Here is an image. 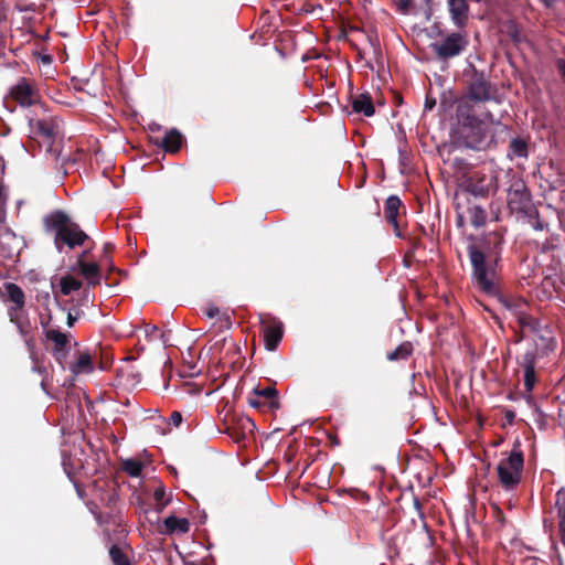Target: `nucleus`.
I'll return each mask as SVG.
<instances>
[{
    "mask_svg": "<svg viewBox=\"0 0 565 565\" xmlns=\"http://www.w3.org/2000/svg\"><path fill=\"white\" fill-rule=\"evenodd\" d=\"M469 44L466 33L451 32L445 35L440 41L433 43L430 46L436 56L440 61H448L461 55Z\"/></svg>",
    "mask_w": 565,
    "mask_h": 565,
    "instance_id": "0eeeda50",
    "label": "nucleus"
},
{
    "mask_svg": "<svg viewBox=\"0 0 565 565\" xmlns=\"http://www.w3.org/2000/svg\"><path fill=\"white\" fill-rule=\"evenodd\" d=\"M108 553L113 565H131L129 556L124 552L118 541L111 543Z\"/></svg>",
    "mask_w": 565,
    "mask_h": 565,
    "instance_id": "5701e85b",
    "label": "nucleus"
},
{
    "mask_svg": "<svg viewBox=\"0 0 565 565\" xmlns=\"http://www.w3.org/2000/svg\"><path fill=\"white\" fill-rule=\"evenodd\" d=\"M254 428V422L250 418L245 417L239 419L238 427H227V434L234 438L236 443H239L245 439V430L248 429L249 431H253Z\"/></svg>",
    "mask_w": 565,
    "mask_h": 565,
    "instance_id": "412c9836",
    "label": "nucleus"
},
{
    "mask_svg": "<svg viewBox=\"0 0 565 565\" xmlns=\"http://www.w3.org/2000/svg\"><path fill=\"white\" fill-rule=\"evenodd\" d=\"M413 0H398L397 8L401 13L407 14L409 13L411 8L413 7Z\"/></svg>",
    "mask_w": 565,
    "mask_h": 565,
    "instance_id": "58836bf2",
    "label": "nucleus"
},
{
    "mask_svg": "<svg viewBox=\"0 0 565 565\" xmlns=\"http://www.w3.org/2000/svg\"><path fill=\"white\" fill-rule=\"evenodd\" d=\"M134 376V382L135 383H139L140 382V375H132Z\"/></svg>",
    "mask_w": 565,
    "mask_h": 565,
    "instance_id": "052dcab7",
    "label": "nucleus"
},
{
    "mask_svg": "<svg viewBox=\"0 0 565 565\" xmlns=\"http://www.w3.org/2000/svg\"><path fill=\"white\" fill-rule=\"evenodd\" d=\"M561 532H562V542L565 544V524L559 525Z\"/></svg>",
    "mask_w": 565,
    "mask_h": 565,
    "instance_id": "4d7b16f0",
    "label": "nucleus"
},
{
    "mask_svg": "<svg viewBox=\"0 0 565 565\" xmlns=\"http://www.w3.org/2000/svg\"><path fill=\"white\" fill-rule=\"evenodd\" d=\"M420 232H422V234H424V235L426 234V230H425V227H424V226H420Z\"/></svg>",
    "mask_w": 565,
    "mask_h": 565,
    "instance_id": "69168bd1",
    "label": "nucleus"
},
{
    "mask_svg": "<svg viewBox=\"0 0 565 565\" xmlns=\"http://www.w3.org/2000/svg\"><path fill=\"white\" fill-rule=\"evenodd\" d=\"M183 140V135L175 128L168 130L162 138L150 136V141L153 145L161 147L168 153L179 152Z\"/></svg>",
    "mask_w": 565,
    "mask_h": 565,
    "instance_id": "dca6fc26",
    "label": "nucleus"
},
{
    "mask_svg": "<svg viewBox=\"0 0 565 565\" xmlns=\"http://www.w3.org/2000/svg\"><path fill=\"white\" fill-rule=\"evenodd\" d=\"M347 110V116L355 121L361 119V115L365 117H372L375 114L376 108H343Z\"/></svg>",
    "mask_w": 565,
    "mask_h": 565,
    "instance_id": "7c9ffc66",
    "label": "nucleus"
},
{
    "mask_svg": "<svg viewBox=\"0 0 565 565\" xmlns=\"http://www.w3.org/2000/svg\"><path fill=\"white\" fill-rule=\"evenodd\" d=\"M181 423H182V414L178 411L172 412L170 415V424L178 427L181 425Z\"/></svg>",
    "mask_w": 565,
    "mask_h": 565,
    "instance_id": "37998d69",
    "label": "nucleus"
},
{
    "mask_svg": "<svg viewBox=\"0 0 565 565\" xmlns=\"http://www.w3.org/2000/svg\"><path fill=\"white\" fill-rule=\"evenodd\" d=\"M468 215L473 227L479 228L487 222V213L480 205L473 204L468 207Z\"/></svg>",
    "mask_w": 565,
    "mask_h": 565,
    "instance_id": "a878e982",
    "label": "nucleus"
},
{
    "mask_svg": "<svg viewBox=\"0 0 565 565\" xmlns=\"http://www.w3.org/2000/svg\"><path fill=\"white\" fill-rule=\"evenodd\" d=\"M509 156L516 158H527L529 146L527 141L522 137H515L510 141Z\"/></svg>",
    "mask_w": 565,
    "mask_h": 565,
    "instance_id": "4be33fe9",
    "label": "nucleus"
},
{
    "mask_svg": "<svg viewBox=\"0 0 565 565\" xmlns=\"http://www.w3.org/2000/svg\"><path fill=\"white\" fill-rule=\"evenodd\" d=\"M148 330H150V332H158L159 331L157 326H150V324H147L146 331L148 332Z\"/></svg>",
    "mask_w": 565,
    "mask_h": 565,
    "instance_id": "864d4df0",
    "label": "nucleus"
},
{
    "mask_svg": "<svg viewBox=\"0 0 565 565\" xmlns=\"http://www.w3.org/2000/svg\"><path fill=\"white\" fill-rule=\"evenodd\" d=\"M121 114L126 117V119L131 122L139 124V113L134 108H128V110L120 108Z\"/></svg>",
    "mask_w": 565,
    "mask_h": 565,
    "instance_id": "4c0bfd02",
    "label": "nucleus"
},
{
    "mask_svg": "<svg viewBox=\"0 0 565 565\" xmlns=\"http://www.w3.org/2000/svg\"><path fill=\"white\" fill-rule=\"evenodd\" d=\"M425 106H436V99L430 95H427Z\"/></svg>",
    "mask_w": 565,
    "mask_h": 565,
    "instance_id": "09e8293b",
    "label": "nucleus"
},
{
    "mask_svg": "<svg viewBox=\"0 0 565 565\" xmlns=\"http://www.w3.org/2000/svg\"><path fill=\"white\" fill-rule=\"evenodd\" d=\"M29 125L31 130L46 143V152L58 159L60 150L55 147V141L62 137L63 121L57 117L30 118Z\"/></svg>",
    "mask_w": 565,
    "mask_h": 565,
    "instance_id": "423d86ee",
    "label": "nucleus"
},
{
    "mask_svg": "<svg viewBox=\"0 0 565 565\" xmlns=\"http://www.w3.org/2000/svg\"><path fill=\"white\" fill-rule=\"evenodd\" d=\"M264 344L268 351H275L284 337V324L275 317H262Z\"/></svg>",
    "mask_w": 565,
    "mask_h": 565,
    "instance_id": "f8f14e48",
    "label": "nucleus"
},
{
    "mask_svg": "<svg viewBox=\"0 0 565 565\" xmlns=\"http://www.w3.org/2000/svg\"><path fill=\"white\" fill-rule=\"evenodd\" d=\"M331 440H332L333 445H340V441H339L338 437L334 436V437H332Z\"/></svg>",
    "mask_w": 565,
    "mask_h": 565,
    "instance_id": "bf43d9fd",
    "label": "nucleus"
},
{
    "mask_svg": "<svg viewBox=\"0 0 565 565\" xmlns=\"http://www.w3.org/2000/svg\"><path fill=\"white\" fill-rule=\"evenodd\" d=\"M414 508L422 514V503L417 498L414 499Z\"/></svg>",
    "mask_w": 565,
    "mask_h": 565,
    "instance_id": "8fccbe9b",
    "label": "nucleus"
},
{
    "mask_svg": "<svg viewBox=\"0 0 565 565\" xmlns=\"http://www.w3.org/2000/svg\"><path fill=\"white\" fill-rule=\"evenodd\" d=\"M413 353V344L409 341L401 343L396 349L388 352L386 358L388 361H404Z\"/></svg>",
    "mask_w": 565,
    "mask_h": 565,
    "instance_id": "b1692460",
    "label": "nucleus"
},
{
    "mask_svg": "<svg viewBox=\"0 0 565 565\" xmlns=\"http://www.w3.org/2000/svg\"><path fill=\"white\" fill-rule=\"evenodd\" d=\"M74 373H90L93 371V360L88 352H81L76 362L71 366Z\"/></svg>",
    "mask_w": 565,
    "mask_h": 565,
    "instance_id": "393cba45",
    "label": "nucleus"
},
{
    "mask_svg": "<svg viewBox=\"0 0 565 565\" xmlns=\"http://www.w3.org/2000/svg\"><path fill=\"white\" fill-rule=\"evenodd\" d=\"M47 341L54 344V356L56 361L63 365L66 354L71 349V334L61 332L57 329H49L45 332Z\"/></svg>",
    "mask_w": 565,
    "mask_h": 565,
    "instance_id": "4468645a",
    "label": "nucleus"
},
{
    "mask_svg": "<svg viewBox=\"0 0 565 565\" xmlns=\"http://www.w3.org/2000/svg\"><path fill=\"white\" fill-rule=\"evenodd\" d=\"M83 300L88 301V292H86V291L84 292V298H83Z\"/></svg>",
    "mask_w": 565,
    "mask_h": 565,
    "instance_id": "e2e57ef3",
    "label": "nucleus"
},
{
    "mask_svg": "<svg viewBox=\"0 0 565 565\" xmlns=\"http://www.w3.org/2000/svg\"><path fill=\"white\" fill-rule=\"evenodd\" d=\"M82 313H83V312H82L79 309H77V310L75 311V313H73V312H72V310H70V311L67 312V321H66L67 326H68L70 328H72V327L75 324V322L77 321L78 317H79Z\"/></svg>",
    "mask_w": 565,
    "mask_h": 565,
    "instance_id": "a19ab883",
    "label": "nucleus"
},
{
    "mask_svg": "<svg viewBox=\"0 0 565 565\" xmlns=\"http://www.w3.org/2000/svg\"><path fill=\"white\" fill-rule=\"evenodd\" d=\"M153 499L157 503L156 510L157 512H162L163 509L170 503V498H166V488L163 484L157 487L153 491Z\"/></svg>",
    "mask_w": 565,
    "mask_h": 565,
    "instance_id": "c756f323",
    "label": "nucleus"
},
{
    "mask_svg": "<svg viewBox=\"0 0 565 565\" xmlns=\"http://www.w3.org/2000/svg\"><path fill=\"white\" fill-rule=\"evenodd\" d=\"M504 418L511 425L514 422L515 413L513 411H511V409H508L504 413Z\"/></svg>",
    "mask_w": 565,
    "mask_h": 565,
    "instance_id": "a18cd8bd",
    "label": "nucleus"
},
{
    "mask_svg": "<svg viewBox=\"0 0 565 565\" xmlns=\"http://www.w3.org/2000/svg\"><path fill=\"white\" fill-rule=\"evenodd\" d=\"M452 130L459 141L471 149H483L493 141L494 134L507 129L494 120L487 108H456Z\"/></svg>",
    "mask_w": 565,
    "mask_h": 565,
    "instance_id": "f257e3e1",
    "label": "nucleus"
},
{
    "mask_svg": "<svg viewBox=\"0 0 565 565\" xmlns=\"http://www.w3.org/2000/svg\"><path fill=\"white\" fill-rule=\"evenodd\" d=\"M348 492L353 499H355L360 502H369V500H370V495L362 490L350 489Z\"/></svg>",
    "mask_w": 565,
    "mask_h": 565,
    "instance_id": "e433bc0d",
    "label": "nucleus"
},
{
    "mask_svg": "<svg viewBox=\"0 0 565 565\" xmlns=\"http://www.w3.org/2000/svg\"><path fill=\"white\" fill-rule=\"evenodd\" d=\"M467 253L472 269L471 277L478 289L508 306L501 291L498 274V266L501 259L500 253H490L489 246L476 243L468 245Z\"/></svg>",
    "mask_w": 565,
    "mask_h": 565,
    "instance_id": "f03ea898",
    "label": "nucleus"
},
{
    "mask_svg": "<svg viewBox=\"0 0 565 565\" xmlns=\"http://www.w3.org/2000/svg\"><path fill=\"white\" fill-rule=\"evenodd\" d=\"M85 249L77 256V259L76 262H86V258L88 257L90 250L93 249L94 245L92 244H87L86 246H84Z\"/></svg>",
    "mask_w": 565,
    "mask_h": 565,
    "instance_id": "c03bdc74",
    "label": "nucleus"
},
{
    "mask_svg": "<svg viewBox=\"0 0 565 565\" xmlns=\"http://www.w3.org/2000/svg\"><path fill=\"white\" fill-rule=\"evenodd\" d=\"M535 361H536V353L535 351H526L519 364L523 367V370H535Z\"/></svg>",
    "mask_w": 565,
    "mask_h": 565,
    "instance_id": "473e14b6",
    "label": "nucleus"
},
{
    "mask_svg": "<svg viewBox=\"0 0 565 565\" xmlns=\"http://www.w3.org/2000/svg\"><path fill=\"white\" fill-rule=\"evenodd\" d=\"M391 94L394 97V103H396L397 106H399L403 103L402 96L399 94H397L396 92H393V90H391Z\"/></svg>",
    "mask_w": 565,
    "mask_h": 565,
    "instance_id": "de8ad7c7",
    "label": "nucleus"
},
{
    "mask_svg": "<svg viewBox=\"0 0 565 565\" xmlns=\"http://www.w3.org/2000/svg\"><path fill=\"white\" fill-rule=\"evenodd\" d=\"M401 209H404V205L397 195H390L386 199L384 206V215L387 223H390L394 227V232L397 237H403L397 221Z\"/></svg>",
    "mask_w": 565,
    "mask_h": 565,
    "instance_id": "f3484780",
    "label": "nucleus"
},
{
    "mask_svg": "<svg viewBox=\"0 0 565 565\" xmlns=\"http://www.w3.org/2000/svg\"><path fill=\"white\" fill-rule=\"evenodd\" d=\"M33 370H35V371H38V372L42 373V372H44V371H45V367H44V366H41V365H38V364H34Z\"/></svg>",
    "mask_w": 565,
    "mask_h": 565,
    "instance_id": "5fc2aeb1",
    "label": "nucleus"
},
{
    "mask_svg": "<svg viewBox=\"0 0 565 565\" xmlns=\"http://www.w3.org/2000/svg\"><path fill=\"white\" fill-rule=\"evenodd\" d=\"M556 508L558 510L559 525L565 524V489L556 493Z\"/></svg>",
    "mask_w": 565,
    "mask_h": 565,
    "instance_id": "2f4dec72",
    "label": "nucleus"
},
{
    "mask_svg": "<svg viewBox=\"0 0 565 565\" xmlns=\"http://www.w3.org/2000/svg\"><path fill=\"white\" fill-rule=\"evenodd\" d=\"M352 106H374L373 98L369 93L361 94L359 98H356Z\"/></svg>",
    "mask_w": 565,
    "mask_h": 565,
    "instance_id": "c9c22d12",
    "label": "nucleus"
},
{
    "mask_svg": "<svg viewBox=\"0 0 565 565\" xmlns=\"http://www.w3.org/2000/svg\"><path fill=\"white\" fill-rule=\"evenodd\" d=\"M515 440L513 449L507 458L501 459L497 467L499 482L507 491L514 490L522 480L524 455Z\"/></svg>",
    "mask_w": 565,
    "mask_h": 565,
    "instance_id": "20e7f679",
    "label": "nucleus"
},
{
    "mask_svg": "<svg viewBox=\"0 0 565 565\" xmlns=\"http://www.w3.org/2000/svg\"><path fill=\"white\" fill-rule=\"evenodd\" d=\"M114 249V245L111 243H106L104 245L105 253L111 252Z\"/></svg>",
    "mask_w": 565,
    "mask_h": 565,
    "instance_id": "3c124183",
    "label": "nucleus"
},
{
    "mask_svg": "<svg viewBox=\"0 0 565 565\" xmlns=\"http://www.w3.org/2000/svg\"><path fill=\"white\" fill-rule=\"evenodd\" d=\"M203 313L210 318L213 319L220 313V309L216 306L209 305L206 308H204Z\"/></svg>",
    "mask_w": 565,
    "mask_h": 565,
    "instance_id": "79ce46f5",
    "label": "nucleus"
},
{
    "mask_svg": "<svg viewBox=\"0 0 565 565\" xmlns=\"http://www.w3.org/2000/svg\"><path fill=\"white\" fill-rule=\"evenodd\" d=\"M493 516H494L495 521L498 523H500L501 525L505 524V522H507L505 515H504L503 511L498 505L493 507Z\"/></svg>",
    "mask_w": 565,
    "mask_h": 565,
    "instance_id": "ea45409f",
    "label": "nucleus"
},
{
    "mask_svg": "<svg viewBox=\"0 0 565 565\" xmlns=\"http://www.w3.org/2000/svg\"><path fill=\"white\" fill-rule=\"evenodd\" d=\"M546 7H551L555 0H542Z\"/></svg>",
    "mask_w": 565,
    "mask_h": 565,
    "instance_id": "13d9d810",
    "label": "nucleus"
},
{
    "mask_svg": "<svg viewBox=\"0 0 565 565\" xmlns=\"http://www.w3.org/2000/svg\"><path fill=\"white\" fill-rule=\"evenodd\" d=\"M10 321L13 322L17 328L19 329V332L26 337L31 332V324L29 320L23 317V310L22 311H9Z\"/></svg>",
    "mask_w": 565,
    "mask_h": 565,
    "instance_id": "bb28decb",
    "label": "nucleus"
},
{
    "mask_svg": "<svg viewBox=\"0 0 565 565\" xmlns=\"http://www.w3.org/2000/svg\"><path fill=\"white\" fill-rule=\"evenodd\" d=\"M4 289L7 291L9 301L14 303L13 307L9 308V311H22L25 305V296L23 290L14 282H6Z\"/></svg>",
    "mask_w": 565,
    "mask_h": 565,
    "instance_id": "aec40b11",
    "label": "nucleus"
},
{
    "mask_svg": "<svg viewBox=\"0 0 565 565\" xmlns=\"http://www.w3.org/2000/svg\"><path fill=\"white\" fill-rule=\"evenodd\" d=\"M536 382L535 370H525L524 371V387L527 393H531L534 388Z\"/></svg>",
    "mask_w": 565,
    "mask_h": 565,
    "instance_id": "f704fd0d",
    "label": "nucleus"
},
{
    "mask_svg": "<svg viewBox=\"0 0 565 565\" xmlns=\"http://www.w3.org/2000/svg\"><path fill=\"white\" fill-rule=\"evenodd\" d=\"M82 288V281L73 277L72 275L63 276L60 279V291L64 296L71 295Z\"/></svg>",
    "mask_w": 565,
    "mask_h": 565,
    "instance_id": "cd10ccee",
    "label": "nucleus"
},
{
    "mask_svg": "<svg viewBox=\"0 0 565 565\" xmlns=\"http://www.w3.org/2000/svg\"><path fill=\"white\" fill-rule=\"evenodd\" d=\"M164 530L161 531L163 534L172 535V534H184L190 531V522L185 518H178L175 515H170L163 521Z\"/></svg>",
    "mask_w": 565,
    "mask_h": 565,
    "instance_id": "6ab92c4d",
    "label": "nucleus"
},
{
    "mask_svg": "<svg viewBox=\"0 0 565 565\" xmlns=\"http://www.w3.org/2000/svg\"><path fill=\"white\" fill-rule=\"evenodd\" d=\"M412 245H413L414 248L418 247L420 245L419 238H413L412 239Z\"/></svg>",
    "mask_w": 565,
    "mask_h": 565,
    "instance_id": "6e6d98bb",
    "label": "nucleus"
},
{
    "mask_svg": "<svg viewBox=\"0 0 565 565\" xmlns=\"http://www.w3.org/2000/svg\"><path fill=\"white\" fill-rule=\"evenodd\" d=\"M497 89L487 81L483 74L475 73L469 85L468 97L476 103L497 102Z\"/></svg>",
    "mask_w": 565,
    "mask_h": 565,
    "instance_id": "9b49d317",
    "label": "nucleus"
},
{
    "mask_svg": "<svg viewBox=\"0 0 565 565\" xmlns=\"http://www.w3.org/2000/svg\"><path fill=\"white\" fill-rule=\"evenodd\" d=\"M42 223L44 232L53 235V244L58 253L67 254L87 244L95 245L94 241L82 230L79 224L74 222L62 210H55L46 214Z\"/></svg>",
    "mask_w": 565,
    "mask_h": 565,
    "instance_id": "7ed1b4c3",
    "label": "nucleus"
},
{
    "mask_svg": "<svg viewBox=\"0 0 565 565\" xmlns=\"http://www.w3.org/2000/svg\"><path fill=\"white\" fill-rule=\"evenodd\" d=\"M247 403L260 412L274 413L280 407L279 393L273 386L255 387L247 397Z\"/></svg>",
    "mask_w": 565,
    "mask_h": 565,
    "instance_id": "1a4fd4ad",
    "label": "nucleus"
},
{
    "mask_svg": "<svg viewBox=\"0 0 565 565\" xmlns=\"http://www.w3.org/2000/svg\"><path fill=\"white\" fill-rule=\"evenodd\" d=\"M76 266L79 270V274L87 280V285L90 287H96L100 284L102 273L100 267L97 263L92 262H76Z\"/></svg>",
    "mask_w": 565,
    "mask_h": 565,
    "instance_id": "a211bd4d",
    "label": "nucleus"
},
{
    "mask_svg": "<svg viewBox=\"0 0 565 565\" xmlns=\"http://www.w3.org/2000/svg\"><path fill=\"white\" fill-rule=\"evenodd\" d=\"M121 469L132 478L141 476L143 463L138 459H126L121 462Z\"/></svg>",
    "mask_w": 565,
    "mask_h": 565,
    "instance_id": "c85d7f7f",
    "label": "nucleus"
},
{
    "mask_svg": "<svg viewBox=\"0 0 565 565\" xmlns=\"http://www.w3.org/2000/svg\"><path fill=\"white\" fill-rule=\"evenodd\" d=\"M117 494L111 493L107 500V512L103 513L97 510H92L98 525L104 526V535L106 541L111 543L114 541L120 542L126 537L127 532L122 529L124 518L119 509L116 508Z\"/></svg>",
    "mask_w": 565,
    "mask_h": 565,
    "instance_id": "39448f33",
    "label": "nucleus"
},
{
    "mask_svg": "<svg viewBox=\"0 0 565 565\" xmlns=\"http://www.w3.org/2000/svg\"><path fill=\"white\" fill-rule=\"evenodd\" d=\"M493 179L480 172L472 173L465 184V191L475 198H487L492 188Z\"/></svg>",
    "mask_w": 565,
    "mask_h": 565,
    "instance_id": "ddd939ff",
    "label": "nucleus"
},
{
    "mask_svg": "<svg viewBox=\"0 0 565 565\" xmlns=\"http://www.w3.org/2000/svg\"><path fill=\"white\" fill-rule=\"evenodd\" d=\"M316 106L323 107V106H330V104H329V103H319V104H317Z\"/></svg>",
    "mask_w": 565,
    "mask_h": 565,
    "instance_id": "680f3d73",
    "label": "nucleus"
},
{
    "mask_svg": "<svg viewBox=\"0 0 565 565\" xmlns=\"http://www.w3.org/2000/svg\"><path fill=\"white\" fill-rule=\"evenodd\" d=\"M10 97L20 106H34L40 104L41 96L33 81L21 77L10 89Z\"/></svg>",
    "mask_w": 565,
    "mask_h": 565,
    "instance_id": "9d476101",
    "label": "nucleus"
},
{
    "mask_svg": "<svg viewBox=\"0 0 565 565\" xmlns=\"http://www.w3.org/2000/svg\"><path fill=\"white\" fill-rule=\"evenodd\" d=\"M162 129V126L157 122H149L148 124V130L150 132H158Z\"/></svg>",
    "mask_w": 565,
    "mask_h": 565,
    "instance_id": "49530a36",
    "label": "nucleus"
},
{
    "mask_svg": "<svg viewBox=\"0 0 565 565\" xmlns=\"http://www.w3.org/2000/svg\"><path fill=\"white\" fill-rule=\"evenodd\" d=\"M508 206L512 212L524 214L531 212L532 195L522 179H514L508 189Z\"/></svg>",
    "mask_w": 565,
    "mask_h": 565,
    "instance_id": "6e6552de",
    "label": "nucleus"
},
{
    "mask_svg": "<svg viewBox=\"0 0 565 565\" xmlns=\"http://www.w3.org/2000/svg\"><path fill=\"white\" fill-rule=\"evenodd\" d=\"M385 104V100H377V106H383Z\"/></svg>",
    "mask_w": 565,
    "mask_h": 565,
    "instance_id": "0e129e2a",
    "label": "nucleus"
},
{
    "mask_svg": "<svg viewBox=\"0 0 565 565\" xmlns=\"http://www.w3.org/2000/svg\"><path fill=\"white\" fill-rule=\"evenodd\" d=\"M524 215L533 220L532 227L535 231H543L546 227V224L541 220L540 212L536 209L531 207V212L524 213Z\"/></svg>",
    "mask_w": 565,
    "mask_h": 565,
    "instance_id": "72a5a7b5",
    "label": "nucleus"
},
{
    "mask_svg": "<svg viewBox=\"0 0 565 565\" xmlns=\"http://www.w3.org/2000/svg\"><path fill=\"white\" fill-rule=\"evenodd\" d=\"M510 35L514 42L520 41L519 32L516 30L513 33H510Z\"/></svg>",
    "mask_w": 565,
    "mask_h": 565,
    "instance_id": "603ef678",
    "label": "nucleus"
},
{
    "mask_svg": "<svg viewBox=\"0 0 565 565\" xmlns=\"http://www.w3.org/2000/svg\"><path fill=\"white\" fill-rule=\"evenodd\" d=\"M447 8L454 25L458 29H465L469 21L470 7L468 0H446Z\"/></svg>",
    "mask_w": 565,
    "mask_h": 565,
    "instance_id": "2eb2a0df",
    "label": "nucleus"
}]
</instances>
